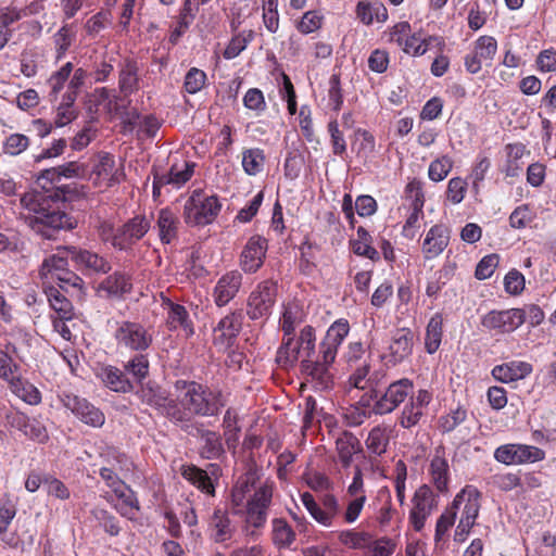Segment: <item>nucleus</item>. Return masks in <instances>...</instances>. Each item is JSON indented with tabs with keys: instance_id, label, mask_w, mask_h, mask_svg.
Wrapping results in <instances>:
<instances>
[{
	"instance_id": "nucleus-29",
	"label": "nucleus",
	"mask_w": 556,
	"mask_h": 556,
	"mask_svg": "<svg viewBox=\"0 0 556 556\" xmlns=\"http://www.w3.org/2000/svg\"><path fill=\"white\" fill-rule=\"evenodd\" d=\"M336 452L341 466L349 468L353 456L362 452V444L352 432L344 431L336 439Z\"/></svg>"
},
{
	"instance_id": "nucleus-4",
	"label": "nucleus",
	"mask_w": 556,
	"mask_h": 556,
	"mask_svg": "<svg viewBox=\"0 0 556 556\" xmlns=\"http://www.w3.org/2000/svg\"><path fill=\"white\" fill-rule=\"evenodd\" d=\"M21 204L28 211L26 224L46 239H52L58 230L73 227L71 217L54 207L55 203L37 193V190L26 192L21 198Z\"/></svg>"
},
{
	"instance_id": "nucleus-11",
	"label": "nucleus",
	"mask_w": 556,
	"mask_h": 556,
	"mask_svg": "<svg viewBox=\"0 0 556 556\" xmlns=\"http://www.w3.org/2000/svg\"><path fill=\"white\" fill-rule=\"evenodd\" d=\"M494 458L505 465L533 464L543 460L545 452L533 445L509 443L498 446Z\"/></svg>"
},
{
	"instance_id": "nucleus-31",
	"label": "nucleus",
	"mask_w": 556,
	"mask_h": 556,
	"mask_svg": "<svg viewBox=\"0 0 556 556\" xmlns=\"http://www.w3.org/2000/svg\"><path fill=\"white\" fill-rule=\"evenodd\" d=\"M130 277L122 271L108 276L99 286V291L111 298H122L131 290Z\"/></svg>"
},
{
	"instance_id": "nucleus-6",
	"label": "nucleus",
	"mask_w": 556,
	"mask_h": 556,
	"mask_svg": "<svg viewBox=\"0 0 556 556\" xmlns=\"http://www.w3.org/2000/svg\"><path fill=\"white\" fill-rule=\"evenodd\" d=\"M222 204L216 195L194 190L184 206V218L189 226H205L217 217Z\"/></svg>"
},
{
	"instance_id": "nucleus-53",
	"label": "nucleus",
	"mask_w": 556,
	"mask_h": 556,
	"mask_svg": "<svg viewBox=\"0 0 556 556\" xmlns=\"http://www.w3.org/2000/svg\"><path fill=\"white\" fill-rule=\"evenodd\" d=\"M357 236L358 240L353 243V252L357 255L376 260L378 257V252L369 243V233L363 227H359L357 229Z\"/></svg>"
},
{
	"instance_id": "nucleus-56",
	"label": "nucleus",
	"mask_w": 556,
	"mask_h": 556,
	"mask_svg": "<svg viewBox=\"0 0 556 556\" xmlns=\"http://www.w3.org/2000/svg\"><path fill=\"white\" fill-rule=\"evenodd\" d=\"M534 218V213L528 204L516 207L509 216V225L515 229L526 228Z\"/></svg>"
},
{
	"instance_id": "nucleus-39",
	"label": "nucleus",
	"mask_w": 556,
	"mask_h": 556,
	"mask_svg": "<svg viewBox=\"0 0 556 556\" xmlns=\"http://www.w3.org/2000/svg\"><path fill=\"white\" fill-rule=\"evenodd\" d=\"M390 431L387 426L382 425H378L370 430L366 439V446L370 453L380 456L387 452Z\"/></svg>"
},
{
	"instance_id": "nucleus-10",
	"label": "nucleus",
	"mask_w": 556,
	"mask_h": 556,
	"mask_svg": "<svg viewBox=\"0 0 556 556\" xmlns=\"http://www.w3.org/2000/svg\"><path fill=\"white\" fill-rule=\"evenodd\" d=\"M60 401L76 418L92 428H101L105 422L104 413L85 397L71 392L60 394Z\"/></svg>"
},
{
	"instance_id": "nucleus-36",
	"label": "nucleus",
	"mask_w": 556,
	"mask_h": 556,
	"mask_svg": "<svg viewBox=\"0 0 556 556\" xmlns=\"http://www.w3.org/2000/svg\"><path fill=\"white\" fill-rule=\"evenodd\" d=\"M443 336V317L435 313L429 320L426 328L425 348L429 354L435 353L441 344Z\"/></svg>"
},
{
	"instance_id": "nucleus-18",
	"label": "nucleus",
	"mask_w": 556,
	"mask_h": 556,
	"mask_svg": "<svg viewBox=\"0 0 556 556\" xmlns=\"http://www.w3.org/2000/svg\"><path fill=\"white\" fill-rule=\"evenodd\" d=\"M428 472L438 492L443 494L447 493L451 471L446 450L443 445H439L434 448L429 462Z\"/></svg>"
},
{
	"instance_id": "nucleus-45",
	"label": "nucleus",
	"mask_w": 556,
	"mask_h": 556,
	"mask_svg": "<svg viewBox=\"0 0 556 556\" xmlns=\"http://www.w3.org/2000/svg\"><path fill=\"white\" fill-rule=\"evenodd\" d=\"M11 390L24 402L37 405L41 402V394L31 383L24 382L20 378L11 384Z\"/></svg>"
},
{
	"instance_id": "nucleus-37",
	"label": "nucleus",
	"mask_w": 556,
	"mask_h": 556,
	"mask_svg": "<svg viewBox=\"0 0 556 556\" xmlns=\"http://www.w3.org/2000/svg\"><path fill=\"white\" fill-rule=\"evenodd\" d=\"M295 532L282 518H275L271 521V538L278 548H289L295 541Z\"/></svg>"
},
{
	"instance_id": "nucleus-52",
	"label": "nucleus",
	"mask_w": 556,
	"mask_h": 556,
	"mask_svg": "<svg viewBox=\"0 0 556 556\" xmlns=\"http://www.w3.org/2000/svg\"><path fill=\"white\" fill-rule=\"evenodd\" d=\"M193 167V164L187 162L180 166L177 164L173 165L168 172L170 185L176 189L182 187L192 177Z\"/></svg>"
},
{
	"instance_id": "nucleus-59",
	"label": "nucleus",
	"mask_w": 556,
	"mask_h": 556,
	"mask_svg": "<svg viewBox=\"0 0 556 556\" xmlns=\"http://www.w3.org/2000/svg\"><path fill=\"white\" fill-rule=\"evenodd\" d=\"M467 418V410L458 406L452 409L446 416L440 418V428L443 432H451Z\"/></svg>"
},
{
	"instance_id": "nucleus-35",
	"label": "nucleus",
	"mask_w": 556,
	"mask_h": 556,
	"mask_svg": "<svg viewBox=\"0 0 556 556\" xmlns=\"http://www.w3.org/2000/svg\"><path fill=\"white\" fill-rule=\"evenodd\" d=\"M200 439L202 442L201 456L206 459H217L224 454L222 437L212 430H201Z\"/></svg>"
},
{
	"instance_id": "nucleus-25",
	"label": "nucleus",
	"mask_w": 556,
	"mask_h": 556,
	"mask_svg": "<svg viewBox=\"0 0 556 556\" xmlns=\"http://www.w3.org/2000/svg\"><path fill=\"white\" fill-rule=\"evenodd\" d=\"M208 529L211 538L216 543H226L231 541L237 533V526L229 517L226 510L217 508L214 510Z\"/></svg>"
},
{
	"instance_id": "nucleus-3",
	"label": "nucleus",
	"mask_w": 556,
	"mask_h": 556,
	"mask_svg": "<svg viewBox=\"0 0 556 556\" xmlns=\"http://www.w3.org/2000/svg\"><path fill=\"white\" fill-rule=\"evenodd\" d=\"M315 329L312 326H305L300 333L296 342L293 337L283 339L281 346L277 351L276 361L282 367H291L301 359L302 369L315 379L326 381L329 377L327 366L319 355L313 359L315 353Z\"/></svg>"
},
{
	"instance_id": "nucleus-50",
	"label": "nucleus",
	"mask_w": 556,
	"mask_h": 556,
	"mask_svg": "<svg viewBox=\"0 0 556 556\" xmlns=\"http://www.w3.org/2000/svg\"><path fill=\"white\" fill-rule=\"evenodd\" d=\"M394 551L395 544L392 540L387 538L374 540L371 536L363 556H391Z\"/></svg>"
},
{
	"instance_id": "nucleus-63",
	"label": "nucleus",
	"mask_w": 556,
	"mask_h": 556,
	"mask_svg": "<svg viewBox=\"0 0 556 556\" xmlns=\"http://www.w3.org/2000/svg\"><path fill=\"white\" fill-rule=\"evenodd\" d=\"M355 136L358 142L357 155L367 159L375 151L376 142L374 136L361 128L355 131Z\"/></svg>"
},
{
	"instance_id": "nucleus-48",
	"label": "nucleus",
	"mask_w": 556,
	"mask_h": 556,
	"mask_svg": "<svg viewBox=\"0 0 556 556\" xmlns=\"http://www.w3.org/2000/svg\"><path fill=\"white\" fill-rule=\"evenodd\" d=\"M263 23L266 29L275 34L279 29L278 0H263Z\"/></svg>"
},
{
	"instance_id": "nucleus-15",
	"label": "nucleus",
	"mask_w": 556,
	"mask_h": 556,
	"mask_svg": "<svg viewBox=\"0 0 556 556\" xmlns=\"http://www.w3.org/2000/svg\"><path fill=\"white\" fill-rule=\"evenodd\" d=\"M350 331V325L346 319L336 320L327 330L325 338L319 345V354L324 359V365L329 370L333 364L338 349L346 338Z\"/></svg>"
},
{
	"instance_id": "nucleus-14",
	"label": "nucleus",
	"mask_w": 556,
	"mask_h": 556,
	"mask_svg": "<svg viewBox=\"0 0 556 556\" xmlns=\"http://www.w3.org/2000/svg\"><path fill=\"white\" fill-rule=\"evenodd\" d=\"M277 293L276 283L269 280L261 282L252 291L248 301V315L251 319H260L270 314Z\"/></svg>"
},
{
	"instance_id": "nucleus-33",
	"label": "nucleus",
	"mask_w": 556,
	"mask_h": 556,
	"mask_svg": "<svg viewBox=\"0 0 556 556\" xmlns=\"http://www.w3.org/2000/svg\"><path fill=\"white\" fill-rule=\"evenodd\" d=\"M118 88L125 97L138 90V65L135 61L127 59L124 62L118 74Z\"/></svg>"
},
{
	"instance_id": "nucleus-19",
	"label": "nucleus",
	"mask_w": 556,
	"mask_h": 556,
	"mask_svg": "<svg viewBox=\"0 0 556 556\" xmlns=\"http://www.w3.org/2000/svg\"><path fill=\"white\" fill-rule=\"evenodd\" d=\"M267 241L261 236L251 237L241 252L240 266L243 271L253 274L263 265Z\"/></svg>"
},
{
	"instance_id": "nucleus-8",
	"label": "nucleus",
	"mask_w": 556,
	"mask_h": 556,
	"mask_svg": "<svg viewBox=\"0 0 556 556\" xmlns=\"http://www.w3.org/2000/svg\"><path fill=\"white\" fill-rule=\"evenodd\" d=\"M414 383L408 378H402L389 384L382 394L375 392L372 413L386 415L394 412L405 400L413 394Z\"/></svg>"
},
{
	"instance_id": "nucleus-38",
	"label": "nucleus",
	"mask_w": 556,
	"mask_h": 556,
	"mask_svg": "<svg viewBox=\"0 0 556 556\" xmlns=\"http://www.w3.org/2000/svg\"><path fill=\"white\" fill-rule=\"evenodd\" d=\"M304 315L302 308L296 303H289L285 306L282 317L280 319L283 339L292 337L295 328L302 324Z\"/></svg>"
},
{
	"instance_id": "nucleus-1",
	"label": "nucleus",
	"mask_w": 556,
	"mask_h": 556,
	"mask_svg": "<svg viewBox=\"0 0 556 556\" xmlns=\"http://www.w3.org/2000/svg\"><path fill=\"white\" fill-rule=\"evenodd\" d=\"M255 469H249L240 476L231 491V503L236 507H245V531L254 535L255 529L265 526L268 508L271 504L275 483L270 480L260 482Z\"/></svg>"
},
{
	"instance_id": "nucleus-7",
	"label": "nucleus",
	"mask_w": 556,
	"mask_h": 556,
	"mask_svg": "<svg viewBox=\"0 0 556 556\" xmlns=\"http://www.w3.org/2000/svg\"><path fill=\"white\" fill-rule=\"evenodd\" d=\"M67 252L59 249L56 254L47 257L40 268V275L46 280L56 281L61 289L67 290L68 287L80 288L83 280L75 273L67 269Z\"/></svg>"
},
{
	"instance_id": "nucleus-54",
	"label": "nucleus",
	"mask_w": 556,
	"mask_h": 556,
	"mask_svg": "<svg viewBox=\"0 0 556 556\" xmlns=\"http://www.w3.org/2000/svg\"><path fill=\"white\" fill-rule=\"evenodd\" d=\"M422 416L424 410L409 401L400 414L399 424L402 428L410 429L419 422Z\"/></svg>"
},
{
	"instance_id": "nucleus-12",
	"label": "nucleus",
	"mask_w": 556,
	"mask_h": 556,
	"mask_svg": "<svg viewBox=\"0 0 556 556\" xmlns=\"http://www.w3.org/2000/svg\"><path fill=\"white\" fill-rule=\"evenodd\" d=\"M151 227V222L144 215H137L118 227L113 239V248L118 251L130 252L132 247L141 240Z\"/></svg>"
},
{
	"instance_id": "nucleus-2",
	"label": "nucleus",
	"mask_w": 556,
	"mask_h": 556,
	"mask_svg": "<svg viewBox=\"0 0 556 556\" xmlns=\"http://www.w3.org/2000/svg\"><path fill=\"white\" fill-rule=\"evenodd\" d=\"M176 389L179 391L177 400L184 410L178 409L173 401L166 405V414L175 422L187 421V413L201 417L216 416L225 406L219 391L211 390L201 383L177 381Z\"/></svg>"
},
{
	"instance_id": "nucleus-43",
	"label": "nucleus",
	"mask_w": 556,
	"mask_h": 556,
	"mask_svg": "<svg viewBox=\"0 0 556 556\" xmlns=\"http://www.w3.org/2000/svg\"><path fill=\"white\" fill-rule=\"evenodd\" d=\"M265 155L263 150L254 148L242 152V167L245 174L255 176L264 168Z\"/></svg>"
},
{
	"instance_id": "nucleus-44",
	"label": "nucleus",
	"mask_w": 556,
	"mask_h": 556,
	"mask_svg": "<svg viewBox=\"0 0 556 556\" xmlns=\"http://www.w3.org/2000/svg\"><path fill=\"white\" fill-rule=\"evenodd\" d=\"M126 375H131L132 379L140 383L149 374V361L146 355L137 354L124 365Z\"/></svg>"
},
{
	"instance_id": "nucleus-58",
	"label": "nucleus",
	"mask_w": 556,
	"mask_h": 556,
	"mask_svg": "<svg viewBox=\"0 0 556 556\" xmlns=\"http://www.w3.org/2000/svg\"><path fill=\"white\" fill-rule=\"evenodd\" d=\"M456 516L451 506L446 507V509L442 513V515L437 520L435 526V534L434 541L439 543L443 540V538L447 534L450 529L454 526L456 521Z\"/></svg>"
},
{
	"instance_id": "nucleus-49",
	"label": "nucleus",
	"mask_w": 556,
	"mask_h": 556,
	"mask_svg": "<svg viewBox=\"0 0 556 556\" xmlns=\"http://www.w3.org/2000/svg\"><path fill=\"white\" fill-rule=\"evenodd\" d=\"M453 167V161L450 156L443 155L432 161L429 165L428 176L434 181L439 182L446 178Z\"/></svg>"
},
{
	"instance_id": "nucleus-23",
	"label": "nucleus",
	"mask_w": 556,
	"mask_h": 556,
	"mask_svg": "<svg viewBox=\"0 0 556 556\" xmlns=\"http://www.w3.org/2000/svg\"><path fill=\"white\" fill-rule=\"evenodd\" d=\"M7 420L10 426L18 429L34 441L42 443L48 440V432L45 425L36 418H29L20 412H13L7 415Z\"/></svg>"
},
{
	"instance_id": "nucleus-13",
	"label": "nucleus",
	"mask_w": 556,
	"mask_h": 556,
	"mask_svg": "<svg viewBox=\"0 0 556 556\" xmlns=\"http://www.w3.org/2000/svg\"><path fill=\"white\" fill-rule=\"evenodd\" d=\"M526 321V313L521 308L491 311L481 318V325L498 333H510Z\"/></svg>"
},
{
	"instance_id": "nucleus-27",
	"label": "nucleus",
	"mask_w": 556,
	"mask_h": 556,
	"mask_svg": "<svg viewBox=\"0 0 556 556\" xmlns=\"http://www.w3.org/2000/svg\"><path fill=\"white\" fill-rule=\"evenodd\" d=\"M532 370V365L528 362L510 361L494 366L491 374L495 380L502 383H510L527 378Z\"/></svg>"
},
{
	"instance_id": "nucleus-64",
	"label": "nucleus",
	"mask_w": 556,
	"mask_h": 556,
	"mask_svg": "<svg viewBox=\"0 0 556 556\" xmlns=\"http://www.w3.org/2000/svg\"><path fill=\"white\" fill-rule=\"evenodd\" d=\"M28 144V137L22 134H12L5 139L3 151L10 155H18L27 149Z\"/></svg>"
},
{
	"instance_id": "nucleus-41",
	"label": "nucleus",
	"mask_w": 556,
	"mask_h": 556,
	"mask_svg": "<svg viewBox=\"0 0 556 556\" xmlns=\"http://www.w3.org/2000/svg\"><path fill=\"white\" fill-rule=\"evenodd\" d=\"M48 301L54 311V316H63V318H73V306L66 296L58 289L50 287L47 290Z\"/></svg>"
},
{
	"instance_id": "nucleus-32",
	"label": "nucleus",
	"mask_w": 556,
	"mask_h": 556,
	"mask_svg": "<svg viewBox=\"0 0 556 556\" xmlns=\"http://www.w3.org/2000/svg\"><path fill=\"white\" fill-rule=\"evenodd\" d=\"M167 311V324L170 329L181 328L187 337L193 333L191 320L185 306L167 300L164 303Z\"/></svg>"
},
{
	"instance_id": "nucleus-47",
	"label": "nucleus",
	"mask_w": 556,
	"mask_h": 556,
	"mask_svg": "<svg viewBox=\"0 0 556 556\" xmlns=\"http://www.w3.org/2000/svg\"><path fill=\"white\" fill-rule=\"evenodd\" d=\"M371 534L364 531L345 530L340 532L339 540L342 544L351 548H359L364 552L369 544Z\"/></svg>"
},
{
	"instance_id": "nucleus-20",
	"label": "nucleus",
	"mask_w": 556,
	"mask_h": 556,
	"mask_svg": "<svg viewBox=\"0 0 556 556\" xmlns=\"http://www.w3.org/2000/svg\"><path fill=\"white\" fill-rule=\"evenodd\" d=\"M414 334L408 328L396 329L391 337L388 348L387 362L397 365L406 359L413 352Z\"/></svg>"
},
{
	"instance_id": "nucleus-42",
	"label": "nucleus",
	"mask_w": 556,
	"mask_h": 556,
	"mask_svg": "<svg viewBox=\"0 0 556 556\" xmlns=\"http://www.w3.org/2000/svg\"><path fill=\"white\" fill-rule=\"evenodd\" d=\"M224 437L229 450H235L239 441L240 427L236 412L228 408L223 419Z\"/></svg>"
},
{
	"instance_id": "nucleus-55",
	"label": "nucleus",
	"mask_w": 556,
	"mask_h": 556,
	"mask_svg": "<svg viewBox=\"0 0 556 556\" xmlns=\"http://www.w3.org/2000/svg\"><path fill=\"white\" fill-rule=\"evenodd\" d=\"M74 34L71 30V26L65 24L63 25L54 35V45L56 52V60L62 59L68 48L72 45Z\"/></svg>"
},
{
	"instance_id": "nucleus-62",
	"label": "nucleus",
	"mask_w": 556,
	"mask_h": 556,
	"mask_svg": "<svg viewBox=\"0 0 556 556\" xmlns=\"http://www.w3.org/2000/svg\"><path fill=\"white\" fill-rule=\"evenodd\" d=\"M73 72V64L71 62L65 63L59 71L53 73L48 80V85L51 88V96L56 97L64 84L68 79Z\"/></svg>"
},
{
	"instance_id": "nucleus-30",
	"label": "nucleus",
	"mask_w": 556,
	"mask_h": 556,
	"mask_svg": "<svg viewBox=\"0 0 556 556\" xmlns=\"http://www.w3.org/2000/svg\"><path fill=\"white\" fill-rule=\"evenodd\" d=\"M156 227L162 243L169 244L178 237L179 219L169 208H162L157 214Z\"/></svg>"
},
{
	"instance_id": "nucleus-24",
	"label": "nucleus",
	"mask_w": 556,
	"mask_h": 556,
	"mask_svg": "<svg viewBox=\"0 0 556 556\" xmlns=\"http://www.w3.org/2000/svg\"><path fill=\"white\" fill-rule=\"evenodd\" d=\"M242 319V314L237 312L230 313L222 318L214 329L215 344L222 348L231 346L241 330Z\"/></svg>"
},
{
	"instance_id": "nucleus-5",
	"label": "nucleus",
	"mask_w": 556,
	"mask_h": 556,
	"mask_svg": "<svg viewBox=\"0 0 556 556\" xmlns=\"http://www.w3.org/2000/svg\"><path fill=\"white\" fill-rule=\"evenodd\" d=\"M455 516L459 514V521L455 529L454 540H466L475 526L481 507V493L473 485H466L454 497L450 505Z\"/></svg>"
},
{
	"instance_id": "nucleus-51",
	"label": "nucleus",
	"mask_w": 556,
	"mask_h": 556,
	"mask_svg": "<svg viewBox=\"0 0 556 556\" xmlns=\"http://www.w3.org/2000/svg\"><path fill=\"white\" fill-rule=\"evenodd\" d=\"M254 33L249 30L247 35L244 33L238 34L228 43L224 51V56L228 60L237 58L253 39Z\"/></svg>"
},
{
	"instance_id": "nucleus-16",
	"label": "nucleus",
	"mask_w": 556,
	"mask_h": 556,
	"mask_svg": "<svg viewBox=\"0 0 556 556\" xmlns=\"http://www.w3.org/2000/svg\"><path fill=\"white\" fill-rule=\"evenodd\" d=\"M64 250L75 263L77 269L85 274H108L111 270L109 260L93 251L76 247H67Z\"/></svg>"
},
{
	"instance_id": "nucleus-34",
	"label": "nucleus",
	"mask_w": 556,
	"mask_h": 556,
	"mask_svg": "<svg viewBox=\"0 0 556 556\" xmlns=\"http://www.w3.org/2000/svg\"><path fill=\"white\" fill-rule=\"evenodd\" d=\"M181 476L202 492L214 495L215 488L207 472L197 466H182Z\"/></svg>"
},
{
	"instance_id": "nucleus-60",
	"label": "nucleus",
	"mask_w": 556,
	"mask_h": 556,
	"mask_svg": "<svg viewBox=\"0 0 556 556\" xmlns=\"http://www.w3.org/2000/svg\"><path fill=\"white\" fill-rule=\"evenodd\" d=\"M206 74L202 70L192 67L185 77V89L188 93L194 94L199 92L205 85Z\"/></svg>"
},
{
	"instance_id": "nucleus-21",
	"label": "nucleus",
	"mask_w": 556,
	"mask_h": 556,
	"mask_svg": "<svg viewBox=\"0 0 556 556\" xmlns=\"http://www.w3.org/2000/svg\"><path fill=\"white\" fill-rule=\"evenodd\" d=\"M242 285V275L238 270L224 274L216 282L213 290L214 302L222 307L236 298Z\"/></svg>"
},
{
	"instance_id": "nucleus-26",
	"label": "nucleus",
	"mask_w": 556,
	"mask_h": 556,
	"mask_svg": "<svg viewBox=\"0 0 556 556\" xmlns=\"http://www.w3.org/2000/svg\"><path fill=\"white\" fill-rule=\"evenodd\" d=\"M96 376L106 388L114 392L127 393L134 390V384L125 370L123 371L115 366L102 365L97 369Z\"/></svg>"
},
{
	"instance_id": "nucleus-28",
	"label": "nucleus",
	"mask_w": 556,
	"mask_h": 556,
	"mask_svg": "<svg viewBox=\"0 0 556 556\" xmlns=\"http://www.w3.org/2000/svg\"><path fill=\"white\" fill-rule=\"evenodd\" d=\"M450 242V230L444 225L432 226L422 242V252L427 260L439 256Z\"/></svg>"
},
{
	"instance_id": "nucleus-17",
	"label": "nucleus",
	"mask_w": 556,
	"mask_h": 556,
	"mask_svg": "<svg viewBox=\"0 0 556 556\" xmlns=\"http://www.w3.org/2000/svg\"><path fill=\"white\" fill-rule=\"evenodd\" d=\"M437 507V500L432 489L422 484L419 486L413 497V508L409 514V521L416 531H420L427 518Z\"/></svg>"
},
{
	"instance_id": "nucleus-40",
	"label": "nucleus",
	"mask_w": 556,
	"mask_h": 556,
	"mask_svg": "<svg viewBox=\"0 0 556 556\" xmlns=\"http://www.w3.org/2000/svg\"><path fill=\"white\" fill-rule=\"evenodd\" d=\"M435 43L437 46H443L444 42L441 38L429 36L428 38L420 39L416 35L408 36L403 41L404 51L406 53H413L414 55H424L430 47Z\"/></svg>"
},
{
	"instance_id": "nucleus-22",
	"label": "nucleus",
	"mask_w": 556,
	"mask_h": 556,
	"mask_svg": "<svg viewBox=\"0 0 556 556\" xmlns=\"http://www.w3.org/2000/svg\"><path fill=\"white\" fill-rule=\"evenodd\" d=\"M99 475L105 482L106 486H109L118 498L123 500L126 507L131 510H139V502L137 497L128 485L119 479L114 468L102 467L99 470Z\"/></svg>"
},
{
	"instance_id": "nucleus-61",
	"label": "nucleus",
	"mask_w": 556,
	"mask_h": 556,
	"mask_svg": "<svg viewBox=\"0 0 556 556\" xmlns=\"http://www.w3.org/2000/svg\"><path fill=\"white\" fill-rule=\"evenodd\" d=\"M304 157L298 151L289 152L285 161V176L290 179H296L302 170Z\"/></svg>"
},
{
	"instance_id": "nucleus-57",
	"label": "nucleus",
	"mask_w": 556,
	"mask_h": 556,
	"mask_svg": "<svg viewBox=\"0 0 556 556\" xmlns=\"http://www.w3.org/2000/svg\"><path fill=\"white\" fill-rule=\"evenodd\" d=\"M46 199L50 200L52 203L71 201L77 195V189L75 184L63 185L60 187H55L50 192H39Z\"/></svg>"
},
{
	"instance_id": "nucleus-9",
	"label": "nucleus",
	"mask_w": 556,
	"mask_h": 556,
	"mask_svg": "<svg viewBox=\"0 0 556 556\" xmlns=\"http://www.w3.org/2000/svg\"><path fill=\"white\" fill-rule=\"evenodd\" d=\"M114 338L118 349L132 352L146 351L152 343V334L142 325L132 321L117 323Z\"/></svg>"
},
{
	"instance_id": "nucleus-46",
	"label": "nucleus",
	"mask_w": 556,
	"mask_h": 556,
	"mask_svg": "<svg viewBox=\"0 0 556 556\" xmlns=\"http://www.w3.org/2000/svg\"><path fill=\"white\" fill-rule=\"evenodd\" d=\"M477 54L485 65H490L497 50V42L494 37L481 36L475 42Z\"/></svg>"
}]
</instances>
